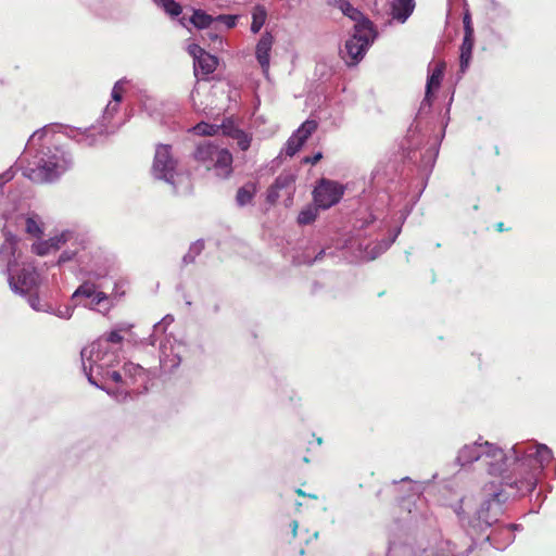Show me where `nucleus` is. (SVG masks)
Instances as JSON below:
<instances>
[{"label":"nucleus","instance_id":"obj_35","mask_svg":"<svg viewBox=\"0 0 556 556\" xmlns=\"http://www.w3.org/2000/svg\"><path fill=\"white\" fill-rule=\"evenodd\" d=\"M205 52L206 51L198 45L189 46V53L193 56L194 62H197L199 60V55H201L202 53H205Z\"/></svg>","mask_w":556,"mask_h":556},{"label":"nucleus","instance_id":"obj_15","mask_svg":"<svg viewBox=\"0 0 556 556\" xmlns=\"http://www.w3.org/2000/svg\"><path fill=\"white\" fill-rule=\"evenodd\" d=\"M222 128H223L224 135H226L237 141V144L240 148V150L247 151L250 148L251 141H252L251 135L243 131L242 129L235 128V127H227L226 125H223Z\"/></svg>","mask_w":556,"mask_h":556},{"label":"nucleus","instance_id":"obj_3","mask_svg":"<svg viewBox=\"0 0 556 556\" xmlns=\"http://www.w3.org/2000/svg\"><path fill=\"white\" fill-rule=\"evenodd\" d=\"M192 157L205 169H214L219 177L226 178L232 173V154L228 149L219 147L212 141L204 140L200 142L195 147Z\"/></svg>","mask_w":556,"mask_h":556},{"label":"nucleus","instance_id":"obj_34","mask_svg":"<svg viewBox=\"0 0 556 556\" xmlns=\"http://www.w3.org/2000/svg\"><path fill=\"white\" fill-rule=\"evenodd\" d=\"M91 298V307L99 306L102 302L108 300V295L104 292H96Z\"/></svg>","mask_w":556,"mask_h":556},{"label":"nucleus","instance_id":"obj_47","mask_svg":"<svg viewBox=\"0 0 556 556\" xmlns=\"http://www.w3.org/2000/svg\"><path fill=\"white\" fill-rule=\"evenodd\" d=\"M324 254V251H320L319 254L316 256V260L321 258Z\"/></svg>","mask_w":556,"mask_h":556},{"label":"nucleus","instance_id":"obj_22","mask_svg":"<svg viewBox=\"0 0 556 556\" xmlns=\"http://www.w3.org/2000/svg\"><path fill=\"white\" fill-rule=\"evenodd\" d=\"M491 505L490 501H485L480 505V508L477 511L480 526L484 525L485 527H490L495 521V518L489 515Z\"/></svg>","mask_w":556,"mask_h":556},{"label":"nucleus","instance_id":"obj_10","mask_svg":"<svg viewBox=\"0 0 556 556\" xmlns=\"http://www.w3.org/2000/svg\"><path fill=\"white\" fill-rule=\"evenodd\" d=\"M483 448H490L489 442H475L472 444H466L464 445L459 451L457 455V463L460 466L469 465L473 462H480L482 455H483Z\"/></svg>","mask_w":556,"mask_h":556},{"label":"nucleus","instance_id":"obj_42","mask_svg":"<svg viewBox=\"0 0 556 556\" xmlns=\"http://www.w3.org/2000/svg\"><path fill=\"white\" fill-rule=\"evenodd\" d=\"M126 367H130V368H132V369H135V370H140V369H141V367H139V366H135V365H132V364L126 365V366H125V368H126Z\"/></svg>","mask_w":556,"mask_h":556},{"label":"nucleus","instance_id":"obj_41","mask_svg":"<svg viewBox=\"0 0 556 556\" xmlns=\"http://www.w3.org/2000/svg\"><path fill=\"white\" fill-rule=\"evenodd\" d=\"M309 443H314L317 447H319L323 443V440L321 438H317L315 441H311Z\"/></svg>","mask_w":556,"mask_h":556},{"label":"nucleus","instance_id":"obj_12","mask_svg":"<svg viewBox=\"0 0 556 556\" xmlns=\"http://www.w3.org/2000/svg\"><path fill=\"white\" fill-rule=\"evenodd\" d=\"M17 240L15 237H8L0 247V264H7V271H12L16 263Z\"/></svg>","mask_w":556,"mask_h":556},{"label":"nucleus","instance_id":"obj_30","mask_svg":"<svg viewBox=\"0 0 556 556\" xmlns=\"http://www.w3.org/2000/svg\"><path fill=\"white\" fill-rule=\"evenodd\" d=\"M223 23L227 29H231L236 26L237 16L236 15H218L216 17L215 23Z\"/></svg>","mask_w":556,"mask_h":556},{"label":"nucleus","instance_id":"obj_43","mask_svg":"<svg viewBox=\"0 0 556 556\" xmlns=\"http://www.w3.org/2000/svg\"><path fill=\"white\" fill-rule=\"evenodd\" d=\"M37 253H38L39 255H43V254H46V253H47V251H46L45 249H38V250H37Z\"/></svg>","mask_w":556,"mask_h":556},{"label":"nucleus","instance_id":"obj_32","mask_svg":"<svg viewBox=\"0 0 556 556\" xmlns=\"http://www.w3.org/2000/svg\"><path fill=\"white\" fill-rule=\"evenodd\" d=\"M26 231L33 236H40L41 229L36 220L33 218H27L26 220Z\"/></svg>","mask_w":556,"mask_h":556},{"label":"nucleus","instance_id":"obj_13","mask_svg":"<svg viewBox=\"0 0 556 556\" xmlns=\"http://www.w3.org/2000/svg\"><path fill=\"white\" fill-rule=\"evenodd\" d=\"M392 16L399 22L404 23L415 9L414 0H392Z\"/></svg>","mask_w":556,"mask_h":556},{"label":"nucleus","instance_id":"obj_24","mask_svg":"<svg viewBox=\"0 0 556 556\" xmlns=\"http://www.w3.org/2000/svg\"><path fill=\"white\" fill-rule=\"evenodd\" d=\"M220 126L200 122L193 127V131L200 136H215Z\"/></svg>","mask_w":556,"mask_h":556},{"label":"nucleus","instance_id":"obj_31","mask_svg":"<svg viewBox=\"0 0 556 556\" xmlns=\"http://www.w3.org/2000/svg\"><path fill=\"white\" fill-rule=\"evenodd\" d=\"M280 194H279V190L274 186L271 185L268 189H267V194H266V201L274 205L277 203L278 199H279Z\"/></svg>","mask_w":556,"mask_h":556},{"label":"nucleus","instance_id":"obj_23","mask_svg":"<svg viewBox=\"0 0 556 556\" xmlns=\"http://www.w3.org/2000/svg\"><path fill=\"white\" fill-rule=\"evenodd\" d=\"M156 3L170 16H178L182 8L181 5L176 2L175 0H155Z\"/></svg>","mask_w":556,"mask_h":556},{"label":"nucleus","instance_id":"obj_17","mask_svg":"<svg viewBox=\"0 0 556 556\" xmlns=\"http://www.w3.org/2000/svg\"><path fill=\"white\" fill-rule=\"evenodd\" d=\"M257 191L256 185L254 182H248L240 187L236 194V201L239 206H244L250 204Z\"/></svg>","mask_w":556,"mask_h":556},{"label":"nucleus","instance_id":"obj_45","mask_svg":"<svg viewBox=\"0 0 556 556\" xmlns=\"http://www.w3.org/2000/svg\"><path fill=\"white\" fill-rule=\"evenodd\" d=\"M87 352H88V350H87V349H84V350L81 351V356H83V357H85V356L87 355Z\"/></svg>","mask_w":556,"mask_h":556},{"label":"nucleus","instance_id":"obj_6","mask_svg":"<svg viewBox=\"0 0 556 556\" xmlns=\"http://www.w3.org/2000/svg\"><path fill=\"white\" fill-rule=\"evenodd\" d=\"M345 188L338 181L321 178L313 191L314 203L321 210H328L340 202Z\"/></svg>","mask_w":556,"mask_h":556},{"label":"nucleus","instance_id":"obj_9","mask_svg":"<svg viewBox=\"0 0 556 556\" xmlns=\"http://www.w3.org/2000/svg\"><path fill=\"white\" fill-rule=\"evenodd\" d=\"M463 25H464V39L460 46V55H459V66L460 71L464 73L471 61L472 49L475 45V30L471 20V14L469 10H465L463 15Z\"/></svg>","mask_w":556,"mask_h":556},{"label":"nucleus","instance_id":"obj_27","mask_svg":"<svg viewBox=\"0 0 556 556\" xmlns=\"http://www.w3.org/2000/svg\"><path fill=\"white\" fill-rule=\"evenodd\" d=\"M305 142H302V140L295 136L294 134L287 140L285 152L288 156H293L295 153H298L301 148L304 146Z\"/></svg>","mask_w":556,"mask_h":556},{"label":"nucleus","instance_id":"obj_46","mask_svg":"<svg viewBox=\"0 0 556 556\" xmlns=\"http://www.w3.org/2000/svg\"><path fill=\"white\" fill-rule=\"evenodd\" d=\"M324 254V251H320L319 254L316 256V260L321 258Z\"/></svg>","mask_w":556,"mask_h":556},{"label":"nucleus","instance_id":"obj_5","mask_svg":"<svg viewBox=\"0 0 556 556\" xmlns=\"http://www.w3.org/2000/svg\"><path fill=\"white\" fill-rule=\"evenodd\" d=\"M489 447L490 448H483V455L480 459V463L485 467L486 471L491 476L502 477V483L505 485V476H513L514 478H518L511 466L514 455H506L501 447L490 442Z\"/></svg>","mask_w":556,"mask_h":556},{"label":"nucleus","instance_id":"obj_4","mask_svg":"<svg viewBox=\"0 0 556 556\" xmlns=\"http://www.w3.org/2000/svg\"><path fill=\"white\" fill-rule=\"evenodd\" d=\"M375 37L372 24L364 20L355 25V33L346 40L342 58L349 66L356 65L364 56L367 48Z\"/></svg>","mask_w":556,"mask_h":556},{"label":"nucleus","instance_id":"obj_11","mask_svg":"<svg viewBox=\"0 0 556 556\" xmlns=\"http://www.w3.org/2000/svg\"><path fill=\"white\" fill-rule=\"evenodd\" d=\"M274 43V37L270 33L266 31L260 38L256 45V59L260 63L264 73H267L269 70V53Z\"/></svg>","mask_w":556,"mask_h":556},{"label":"nucleus","instance_id":"obj_19","mask_svg":"<svg viewBox=\"0 0 556 556\" xmlns=\"http://www.w3.org/2000/svg\"><path fill=\"white\" fill-rule=\"evenodd\" d=\"M215 21L216 17H213L202 10H194L192 16L190 17V22L199 29L211 27Z\"/></svg>","mask_w":556,"mask_h":556},{"label":"nucleus","instance_id":"obj_14","mask_svg":"<svg viewBox=\"0 0 556 556\" xmlns=\"http://www.w3.org/2000/svg\"><path fill=\"white\" fill-rule=\"evenodd\" d=\"M218 66V59L217 56L205 52L199 55V60L194 62V72L195 75H198L199 71L204 75L207 76L216 71Z\"/></svg>","mask_w":556,"mask_h":556},{"label":"nucleus","instance_id":"obj_2","mask_svg":"<svg viewBox=\"0 0 556 556\" xmlns=\"http://www.w3.org/2000/svg\"><path fill=\"white\" fill-rule=\"evenodd\" d=\"M74 165L73 155L63 149L45 154L34 166L25 169L24 175L35 184L52 182L70 170Z\"/></svg>","mask_w":556,"mask_h":556},{"label":"nucleus","instance_id":"obj_28","mask_svg":"<svg viewBox=\"0 0 556 556\" xmlns=\"http://www.w3.org/2000/svg\"><path fill=\"white\" fill-rule=\"evenodd\" d=\"M295 181V177L292 174H280L274 181V186L280 191L282 189H288L293 186Z\"/></svg>","mask_w":556,"mask_h":556},{"label":"nucleus","instance_id":"obj_29","mask_svg":"<svg viewBox=\"0 0 556 556\" xmlns=\"http://www.w3.org/2000/svg\"><path fill=\"white\" fill-rule=\"evenodd\" d=\"M342 11L352 20L357 21V23H361L365 20L363 18L362 12H359L357 9H354L349 2L343 3Z\"/></svg>","mask_w":556,"mask_h":556},{"label":"nucleus","instance_id":"obj_20","mask_svg":"<svg viewBox=\"0 0 556 556\" xmlns=\"http://www.w3.org/2000/svg\"><path fill=\"white\" fill-rule=\"evenodd\" d=\"M318 123L315 119L305 121L293 134L298 136L302 142H306L307 139L316 131Z\"/></svg>","mask_w":556,"mask_h":556},{"label":"nucleus","instance_id":"obj_25","mask_svg":"<svg viewBox=\"0 0 556 556\" xmlns=\"http://www.w3.org/2000/svg\"><path fill=\"white\" fill-rule=\"evenodd\" d=\"M97 292V287L94 283H91V282H84L83 285H80L77 290L74 292L73 294V300L76 301L77 299H79L80 296H85V298H91L92 295H94Z\"/></svg>","mask_w":556,"mask_h":556},{"label":"nucleus","instance_id":"obj_8","mask_svg":"<svg viewBox=\"0 0 556 556\" xmlns=\"http://www.w3.org/2000/svg\"><path fill=\"white\" fill-rule=\"evenodd\" d=\"M8 280L14 292L23 294L34 291L40 283L39 274L31 264H24L17 274L8 271Z\"/></svg>","mask_w":556,"mask_h":556},{"label":"nucleus","instance_id":"obj_21","mask_svg":"<svg viewBox=\"0 0 556 556\" xmlns=\"http://www.w3.org/2000/svg\"><path fill=\"white\" fill-rule=\"evenodd\" d=\"M318 210L319 207L315 206H307L306 208H303L299 215H298V223L300 225H309L313 222L316 220L318 216Z\"/></svg>","mask_w":556,"mask_h":556},{"label":"nucleus","instance_id":"obj_36","mask_svg":"<svg viewBox=\"0 0 556 556\" xmlns=\"http://www.w3.org/2000/svg\"><path fill=\"white\" fill-rule=\"evenodd\" d=\"M323 159V153L317 152L313 156H305L302 162L305 164L316 165Z\"/></svg>","mask_w":556,"mask_h":556},{"label":"nucleus","instance_id":"obj_33","mask_svg":"<svg viewBox=\"0 0 556 556\" xmlns=\"http://www.w3.org/2000/svg\"><path fill=\"white\" fill-rule=\"evenodd\" d=\"M123 94H124V88H123L122 84L118 81L114 85V87L112 89V99L116 103H119L123 99Z\"/></svg>","mask_w":556,"mask_h":556},{"label":"nucleus","instance_id":"obj_44","mask_svg":"<svg viewBox=\"0 0 556 556\" xmlns=\"http://www.w3.org/2000/svg\"><path fill=\"white\" fill-rule=\"evenodd\" d=\"M302 460H303L304 463H309V462H311V458H309L308 456H303V457H302Z\"/></svg>","mask_w":556,"mask_h":556},{"label":"nucleus","instance_id":"obj_7","mask_svg":"<svg viewBox=\"0 0 556 556\" xmlns=\"http://www.w3.org/2000/svg\"><path fill=\"white\" fill-rule=\"evenodd\" d=\"M177 161L172 154V147L168 144H159L155 149L152 165V173L154 177L173 185Z\"/></svg>","mask_w":556,"mask_h":556},{"label":"nucleus","instance_id":"obj_26","mask_svg":"<svg viewBox=\"0 0 556 556\" xmlns=\"http://www.w3.org/2000/svg\"><path fill=\"white\" fill-rule=\"evenodd\" d=\"M266 21V11L264 9H256L253 12L251 30L253 34H257L263 27Z\"/></svg>","mask_w":556,"mask_h":556},{"label":"nucleus","instance_id":"obj_1","mask_svg":"<svg viewBox=\"0 0 556 556\" xmlns=\"http://www.w3.org/2000/svg\"><path fill=\"white\" fill-rule=\"evenodd\" d=\"M552 458V451L543 444L529 445L525 451L515 447L511 466L518 478L505 476L506 485L515 488L521 495L532 492L536 485L538 473Z\"/></svg>","mask_w":556,"mask_h":556},{"label":"nucleus","instance_id":"obj_49","mask_svg":"<svg viewBox=\"0 0 556 556\" xmlns=\"http://www.w3.org/2000/svg\"><path fill=\"white\" fill-rule=\"evenodd\" d=\"M64 260H65L64 255H61L60 261H64Z\"/></svg>","mask_w":556,"mask_h":556},{"label":"nucleus","instance_id":"obj_37","mask_svg":"<svg viewBox=\"0 0 556 556\" xmlns=\"http://www.w3.org/2000/svg\"><path fill=\"white\" fill-rule=\"evenodd\" d=\"M110 379H112L116 383H121L123 381L122 375L118 371H112L108 374Z\"/></svg>","mask_w":556,"mask_h":556},{"label":"nucleus","instance_id":"obj_39","mask_svg":"<svg viewBox=\"0 0 556 556\" xmlns=\"http://www.w3.org/2000/svg\"><path fill=\"white\" fill-rule=\"evenodd\" d=\"M494 227H495V230L498 232L509 231L511 229L510 227H505L504 223H502V222L496 223Z\"/></svg>","mask_w":556,"mask_h":556},{"label":"nucleus","instance_id":"obj_48","mask_svg":"<svg viewBox=\"0 0 556 556\" xmlns=\"http://www.w3.org/2000/svg\"><path fill=\"white\" fill-rule=\"evenodd\" d=\"M296 527H298L296 521H293V531H295Z\"/></svg>","mask_w":556,"mask_h":556},{"label":"nucleus","instance_id":"obj_18","mask_svg":"<svg viewBox=\"0 0 556 556\" xmlns=\"http://www.w3.org/2000/svg\"><path fill=\"white\" fill-rule=\"evenodd\" d=\"M124 340V337L121 334L118 330L110 331L109 333L103 334L94 343H92L90 351H89V357H92L94 350L100 349L104 343H112V344H121Z\"/></svg>","mask_w":556,"mask_h":556},{"label":"nucleus","instance_id":"obj_40","mask_svg":"<svg viewBox=\"0 0 556 556\" xmlns=\"http://www.w3.org/2000/svg\"><path fill=\"white\" fill-rule=\"evenodd\" d=\"M207 35H208V37H210V39H211V40H217V39H219V36H218L217 34H215V33H211V31H210V33H207Z\"/></svg>","mask_w":556,"mask_h":556},{"label":"nucleus","instance_id":"obj_38","mask_svg":"<svg viewBox=\"0 0 556 556\" xmlns=\"http://www.w3.org/2000/svg\"><path fill=\"white\" fill-rule=\"evenodd\" d=\"M295 493L299 495V496H303V497H308V498H312V500H317L318 496L316 494H312V493H306L305 491H303L302 489H296L295 490Z\"/></svg>","mask_w":556,"mask_h":556},{"label":"nucleus","instance_id":"obj_16","mask_svg":"<svg viewBox=\"0 0 556 556\" xmlns=\"http://www.w3.org/2000/svg\"><path fill=\"white\" fill-rule=\"evenodd\" d=\"M443 72H444V63L438 64L437 67L432 71V73L429 76L428 81H427L425 101H428V102L431 101L432 89L440 87L441 80L443 78Z\"/></svg>","mask_w":556,"mask_h":556}]
</instances>
